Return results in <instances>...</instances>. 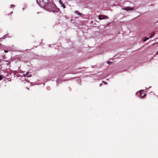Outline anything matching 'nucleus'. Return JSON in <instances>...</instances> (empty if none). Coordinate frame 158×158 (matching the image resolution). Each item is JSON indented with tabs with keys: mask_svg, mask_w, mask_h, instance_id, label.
Returning a JSON list of instances; mask_svg holds the SVG:
<instances>
[{
	"mask_svg": "<svg viewBox=\"0 0 158 158\" xmlns=\"http://www.w3.org/2000/svg\"><path fill=\"white\" fill-rule=\"evenodd\" d=\"M155 35L154 32H152V33L151 35L149 37V38H152L153 36H154Z\"/></svg>",
	"mask_w": 158,
	"mask_h": 158,
	"instance_id": "9",
	"label": "nucleus"
},
{
	"mask_svg": "<svg viewBox=\"0 0 158 158\" xmlns=\"http://www.w3.org/2000/svg\"><path fill=\"white\" fill-rule=\"evenodd\" d=\"M136 94L138 96H140L142 98H143L146 95V94L142 90H140L139 91H137Z\"/></svg>",
	"mask_w": 158,
	"mask_h": 158,
	"instance_id": "3",
	"label": "nucleus"
},
{
	"mask_svg": "<svg viewBox=\"0 0 158 158\" xmlns=\"http://www.w3.org/2000/svg\"><path fill=\"white\" fill-rule=\"evenodd\" d=\"M108 17L105 15H101L98 17V19L100 20H102L107 18Z\"/></svg>",
	"mask_w": 158,
	"mask_h": 158,
	"instance_id": "4",
	"label": "nucleus"
},
{
	"mask_svg": "<svg viewBox=\"0 0 158 158\" xmlns=\"http://www.w3.org/2000/svg\"><path fill=\"white\" fill-rule=\"evenodd\" d=\"M101 84H100V86H101Z\"/></svg>",
	"mask_w": 158,
	"mask_h": 158,
	"instance_id": "21",
	"label": "nucleus"
},
{
	"mask_svg": "<svg viewBox=\"0 0 158 158\" xmlns=\"http://www.w3.org/2000/svg\"><path fill=\"white\" fill-rule=\"evenodd\" d=\"M8 35L6 34L4 35L2 37L0 38V42L2 41V40L5 39L6 37H9L8 36Z\"/></svg>",
	"mask_w": 158,
	"mask_h": 158,
	"instance_id": "5",
	"label": "nucleus"
},
{
	"mask_svg": "<svg viewBox=\"0 0 158 158\" xmlns=\"http://www.w3.org/2000/svg\"><path fill=\"white\" fill-rule=\"evenodd\" d=\"M29 73V72H27L26 73V74H24V76L25 77H31V75H29L28 76H27V75Z\"/></svg>",
	"mask_w": 158,
	"mask_h": 158,
	"instance_id": "7",
	"label": "nucleus"
},
{
	"mask_svg": "<svg viewBox=\"0 0 158 158\" xmlns=\"http://www.w3.org/2000/svg\"><path fill=\"white\" fill-rule=\"evenodd\" d=\"M75 13L77 14L78 15L81 16L82 15V14L79 12L77 10H76L75 11Z\"/></svg>",
	"mask_w": 158,
	"mask_h": 158,
	"instance_id": "8",
	"label": "nucleus"
},
{
	"mask_svg": "<svg viewBox=\"0 0 158 158\" xmlns=\"http://www.w3.org/2000/svg\"><path fill=\"white\" fill-rule=\"evenodd\" d=\"M59 2L60 3V5L62 4L63 3L62 2V1L61 0H60L59 1Z\"/></svg>",
	"mask_w": 158,
	"mask_h": 158,
	"instance_id": "13",
	"label": "nucleus"
},
{
	"mask_svg": "<svg viewBox=\"0 0 158 158\" xmlns=\"http://www.w3.org/2000/svg\"><path fill=\"white\" fill-rule=\"evenodd\" d=\"M112 62L110 61H108L107 62V63L108 64H110Z\"/></svg>",
	"mask_w": 158,
	"mask_h": 158,
	"instance_id": "14",
	"label": "nucleus"
},
{
	"mask_svg": "<svg viewBox=\"0 0 158 158\" xmlns=\"http://www.w3.org/2000/svg\"><path fill=\"white\" fill-rule=\"evenodd\" d=\"M61 6L62 7L64 8H65V6L64 4L62 3L61 4Z\"/></svg>",
	"mask_w": 158,
	"mask_h": 158,
	"instance_id": "11",
	"label": "nucleus"
},
{
	"mask_svg": "<svg viewBox=\"0 0 158 158\" xmlns=\"http://www.w3.org/2000/svg\"><path fill=\"white\" fill-rule=\"evenodd\" d=\"M2 76L0 75V81L2 79Z\"/></svg>",
	"mask_w": 158,
	"mask_h": 158,
	"instance_id": "17",
	"label": "nucleus"
},
{
	"mask_svg": "<svg viewBox=\"0 0 158 158\" xmlns=\"http://www.w3.org/2000/svg\"><path fill=\"white\" fill-rule=\"evenodd\" d=\"M49 5L51 7L48 8V7H46V10H47L50 12H53L54 13L58 12L59 11V9L55 6L52 3H49Z\"/></svg>",
	"mask_w": 158,
	"mask_h": 158,
	"instance_id": "2",
	"label": "nucleus"
},
{
	"mask_svg": "<svg viewBox=\"0 0 158 158\" xmlns=\"http://www.w3.org/2000/svg\"><path fill=\"white\" fill-rule=\"evenodd\" d=\"M49 1L50 0H36V2L40 6L46 10V7H48L49 4L52 3Z\"/></svg>",
	"mask_w": 158,
	"mask_h": 158,
	"instance_id": "1",
	"label": "nucleus"
},
{
	"mask_svg": "<svg viewBox=\"0 0 158 158\" xmlns=\"http://www.w3.org/2000/svg\"><path fill=\"white\" fill-rule=\"evenodd\" d=\"M4 52L5 53H7L8 52V50H4Z\"/></svg>",
	"mask_w": 158,
	"mask_h": 158,
	"instance_id": "15",
	"label": "nucleus"
},
{
	"mask_svg": "<svg viewBox=\"0 0 158 158\" xmlns=\"http://www.w3.org/2000/svg\"><path fill=\"white\" fill-rule=\"evenodd\" d=\"M10 6L11 7H15V5L13 4H11V5H10Z\"/></svg>",
	"mask_w": 158,
	"mask_h": 158,
	"instance_id": "16",
	"label": "nucleus"
},
{
	"mask_svg": "<svg viewBox=\"0 0 158 158\" xmlns=\"http://www.w3.org/2000/svg\"><path fill=\"white\" fill-rule=\"evenodd\" d=\"M12 13H13V12H11L10 13V14Z\"/></svg>",
	"mask_w": 158,
	"mask_h": 158,
	"instance_id": "20",
	"label": "nucleus"
},
{
	"mask_svg": "<svg viewBox=\"0 0 158 158\" xmlns=\"http://www.w3.org/2000/svg\"><path fill=\"white\" fill-rule=\"evenodd\" d=\"M123 9L124 10H131L132 9V8H131V7L129 6H127L125 8H123Z\"/></svg>",
	"mask_w": 158,
	"mask_h": 158,
	"instance_id": "6",
	"label": "nucleus"
},
{
	"mask_svg": "<svg viewBox=\"0 0 158 158\" xmlns=\"http://www.w3.org/2000/svg\"><path fill=\"white\" fill-rule=\"evenodd\" d=\"M51 7L49 5L48 6V8H50Z\"/></svg>",
	"mask_w": 158,
	"mask_h": 158,
	"instance_id": "19",
	"label": "nucleus"
},
{
	"mask_svg": "<svg viewBox=\"0 0 158 158\" xmlns=\"http://www.w3.org/2000/svg\"><path fill=\"white\" fill-rule=\"evenodd\" d=\"M149 37L148 38H144L143 40V42H145L147 40H148V39H149Z\"/></svg>",
	"mask_w": 158,
	"mask_h": 158,
	"instance_id": "10",
	"label": "nucleus"
},
{
	"mask_svg": "<svg viewBox=\"0 0 158 158\" xmlns=\"http://www.w3.org/2000/svg\"><path fill=\"white\" fill-rule=\"evenodd\" d=\"M156 54H158V51H157V52H156Z\"/></svg>",
	"mask_w": 158,
	"mask_h": 158,
	"instance_id": "18",
	"label": "nucleus"
},
{
	"mask_svg": "<svg viewBox=\"0 0 158 158\" xmlns=\"http://www.w3.org/2000/svg\"><path fill=\"white\" fill-rule=\"evenodd\" d=\"M102 83H103L104 85L107 84V83L106 82H105L104 81H102Z\"/></svg>",
	"mask_w": 158,
	"mask_h": 158,
	"instance_id": "12",
	"label": "nucleus"
}]
</instances>
